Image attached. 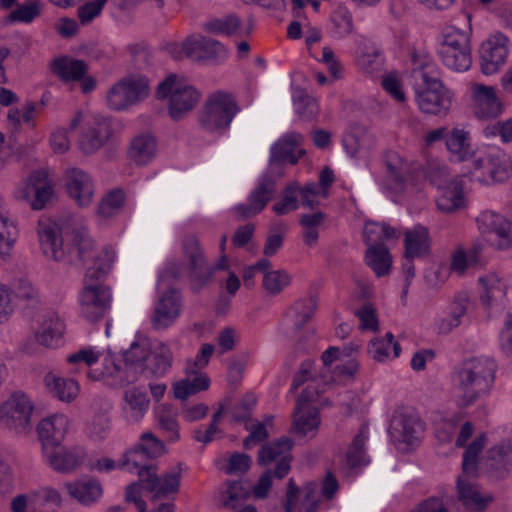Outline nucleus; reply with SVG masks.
Listing matches in <instances>:
<instances>
[{
  "label": "nucleus",
  "instance_id": "aec40b11",
  "mask_svg": "<svg viewBox=\"0 0 512 512\" xmlns=\"http://www.w3.org/2000/svg\"><path fill=\"white\" fill-rule=\"evenodd\" d=\"M37 235L43 254L54 261L66 259L61 228L55 221L42 218L38 221Z\"/></svg>",
  "mask_w": 512,
  "mask_h": 512
},
{
  "label": "nucleus",
  "instance_id": "4c0bfd02",
  "mask_svg": "<svg viewBox=\"0 0 512 512\" xmlns=\"http://www.w3.org/2000/svg\"><path fill=\"white\" fill-rule=\"evenodd\" d=\"M299 76V73L292 76L294 111L301 120L311 121L319 113V104L315 97L309 95L304 89L297 87Z\"/></svg>",
  "mask_w": 512,
  "mask_h": 512
},
{
  "label": "nucleus",
  "instance_id": "f3484780",
  "mask_svg": "<svg viewBox=\"0 0 512 512\" xmlns=\"http://www.w3.org/2000/svg\"><path fill=\"white\" fill-rule=\"evenodd\" d=\"M275 193V180L268 175H264L251 191L247 203L234 207L233 211L236 217L239 219H247L259 214L273 198Z\"/></svg>",
  "mask_w": 512,
  "mask_h": 512
},
{
  "label": "nucleus",
  "instance_id": "ea45409f",
  "mask_svg": "<svg viewBox=\"0 0 512 512\" xmlns=\"http://www.w3.org/2000/svg\"><path fill=\"white\" fill-rule=\"evenodd\" d=\"M52 73L66 84L79 83L83 93H89L96 87V79L89 75L87 66H51Z\"/></svg>",
  "mask_w": 512,
  "mask_h": 512
},
{
  "label": "nucleus",
  "instance_id": "1a4fd4ad",
  "mask_svg": "<svg viewBox=\"0 0 512 512\" xmlns=\"http://www.w3.org/2000/svg\"><path fill=\"white\" fill-rule=\"evenodd\" d=\"M415 77H419L424 87L417 92V104L420 110L427 114H446L452 103V95L441 81L431 77L424 70V66L414 70Z\"/></svg>",
  "mask_w": 512,
  "mask_h": 512
},
{
  "label": "nucleus",
  "instance_id": "0eeeda50",
  "mask_svg": "<svg viewBox=\"0 0 512 512\" xmlns=\"http://www.w3.org/2000/svg\"><path fill=\"white\" fill-rule=\"evenodd\" d=\"M95 272H87L79 293L80 314L90 322H97L109 311L112 301L111 289L95 280Z\"/></svg>",
  "mask_w": 512,
  "mask_h": 512
},
{
  "label": "nucleus",
  "instance_id": "052dcab7",
  "mask_svg": "<svg viewBox=\"0 0 512 512\" xmlns=\"http://www.w3.org/2000/svg\"><path fill=\"white\" fill-rule=\"evenodd\" d=\"M92 260L93 266L87 272H95L94 279L100 280L111 270L115 261V251L111 246L106 245L99 252L95 253Z\"/></svg>",
  "mask_w": 512,
  "mask_h": 512
},
{
  "label": "nucleus",
  "instance_id": "2f4dec72",
  "mask_svg": "<svg viewBox=\"0 0 512 512\" xmlns=\"http://www.w3.org/2000/svg\"><path fill=\"white\" fill-rule=\"evenodd\" d=\"M43 381L48 392L64 403L73 402L80 393V385L76 380L61 377L54 372H48Z\"/></svg>",
  "mask_w": 512,
  "mask_h": 512
},
{
  "label": "nucleus",
  "instance_id": "a878e982",
  "mask_svg": "<svg viewBox=\"0 0 512 512\" xmlns=\"http://www.w3.org/2000/svg\"><path fill=\"white\" fill-rule=\"evenodd\" d=\"M138 476L145 489L154 493L155 497L177 492L180 484V472L177 470H172L160 478L157 476V468L146 469L140 470Z\"/></svg>",
  "mask_w": 512,
  "mask_h": 512
},
{
  "label": "nucleus",
  "instance_id": "37998d69",
  "mask_svg": "<svg viewBox=\"0 0 512 512\" xmlns=\"http://www.w3.org/2000/svg\"><path fill=\"white\" fill-rule=\"evenodd\" d=\"M251 496V488L242 481H226L220 492L221 505L230 510L241 508Z\"/></svg>",
  "mask_w": 512,
  "mask_h": 512
},
{
  "label": "nucleus",
  "instance_id": "c9c22d12",
  "mask_svg": "<svg viewBox=\"0 0 512 512\" xmlns=\"http://www.w3.org/2000/svg\"><path fill=\"white\" fill-rule=\"evenodd\" d=\"M480 285V301L486 307L501 302L507 292L506 282L496 273L489 272L478 279Z\"/></svg>",
  "mask_w": 512,
  "mask_h": 512
},
{
  "label": "nucleus",
  "instance_id": "2eb2a0df",
  "mask_svg": "<svg viewBox=\"0 0 512 512\" xmlns=\"http://www.w3.org/2000/svg\"><path fill=\"white\" fill-rule=\"evenodd\" d=\"M183 251L189 261V277L192 289L198 291L211 280L213 268L206 263L198 239L195 236L189 235L184 238Z\"/></svg>",
  "mask_w": 512,
  "mask_h": 512
},
{
  "label": "nucleus",
  "instance_id": "cd10ccee",
  "mask_svg": "<svg viewBox=\"0 0 512 512\" xmlns=\"http://www.w3.org/2000/svg\"><path fill=\"white\" fill-rule=\"evenodd\" d=\"M69 496L84 506L98 502L104 493L101 482L93 477L65 483Z\"/></svg>",
  "mask_w": 512,
  "mask_h": 512
},
{
  "label": "nucleus",
  "instance_id": "f257e3e1",
  "mask_svg": "<svg viewBox=\"0 0 512 512\" xmlns=\"http://www.w3.org/2000/svg\"><path fill=\"white\" fill-rule=\"evenodd\" d=\"M496 364L487 357L465 361L455 373L452 395L459 408H467L488 395L495 380Z\"/></svg>",
  "mask_w": 512,
  "mask_h": 512
},
{
  "label": "nucleus",
  "instance_id": "39448f33",
  "mask_svg": "<svg viewBox=\"0 0 512 512\" xmlns=\"http://www.w3.org/2000/svg\"><path fill=\"white\" fill-rule=\"evenodd\" d=\"M81 128L79 148L87 155L102 148L112 137L110 120L99 114L78 111L70 121V129Z\"/></svg>",
  "mask_w": 512,
  "mask_h": 512
},
{
  "label": "nucleus",
  "instance_id": "412c9836",
  "mask_svg": "<svg viewBox=\"0 0 512 512\" xmlns=\"http://www.w3.org/2000/svg\"><path fill=\"white\" fill-rule=\"evenodd\" d=\"M439 55L444 64L470 63L471 54L467 36L458 30L446 33L439 48Z\"/></svg>",
  "mask_w": 512,
  "mask_h": 512
},
{
  "label": "nucleus",
  "instance_id": "49530a36",
  "mask_svg": "<svg viewBox=\"0 0 512 512\" xmlns=\"http://www.w3.org/2000/svg\"><path fill=\"white\" fill-rule=\"evenodd\" d=\"M400 230L386 223L368 221L363 229V238L368 247L384 245L385 241L398 239Z\"/></svg>",
  "mask_w": 512,
  "mask_h": 512
},
{
  "label": "nucleus",
  "instance_id": "f03ea898",
  "mask_svg": "<svg viewBox=\"0 0 512 512\" xmlns=\"http://www.w3.org/2000/svg\"><path fill=\"white\" fill-rule=\"evenodd\" d=\"M240 107L233 94L216 90L207 95L197 113V124L207 134L222 136L226 134Z\"/></svg>",
  "mask_w": 512,
  "mask_h": 512
},
{
  "label": "nucleus",
  "instance_id": "9b49d317",
  "mask_svg": "<svg viewBox=\"0 0 512 512\" xmlns=\"http://www.w3.org/2000/svg\"><path fill=\"white\" fill-rule=\"evenodd\" d=\"M482 236L498 249L512 247V222L494 211H483L476 219Z\"/></svg>",
  "mask_w": 512,
  "mask_h": 512
},
{
  "label": "nucleus",
  "instance_id": "b1692460",
  "mask_svg": "<svg viewBox=\"0 0 512 512\" xmlns=\"http://www.w3.org/2000/svg\"><path fill=\"white\" fill-rule=\"evenodd\" d=\"M181 297L175 290H169L157 302L151 318L152 326L156 330L166 329L180 316Z\"/></svg>",
  "mask_w": 512,
  "mask_h": 512
},
{
  "label": "nucleus",
  "instance_id": "de8ad7c7",
  "mask_svg": "<svg viewBox=\"0 0 512 512\" xmlns=\"http://www.w3.org/2000/svg\"><path fill=\"white\" fill-rule=\"evenodd\" d=\"M151 359L148 361L146 371L155 376L165 375L172 367L173 353L171 348L165 342H158L151 349Z\"/></svg>",
  "mask_w": 512,
  "mask_h": 512
},
{
  "label": "nucleus",
  "instance_id": "680f3d73",
  "mask_svg": "<svg viewBox=\"0 0 512 512\" xmlns=\"http://www.w3.org/2000/svg\"><path fill=\"white\" fill-rule=\"evenodd\" d=\"M290 283L291 276L285 270L268 271L263 275V288L272 296L280 294Z\"/></svg>",
  "mask_w": 512,
  "mask_h": 512
},
{
  "label": "nucleus",
  "instance_id": "473e14b6",
  "mask_svg": "<svg viewBox=\"0 0 512 512\" xmlns=\"http://www.w3.org/2000/svg\"><path fill=\"white\" fill-rule=\"evenodd\" d=\"M38 322L39 326L35 330L36 341L45 347L56 346L64 331V323L60 317L56 313L48 312Z\"/></svg>",
  "mask_w": 512,
  "mask_h": 512
},
{
  "label": "nucleus",
  "instance_id": "4d7b16f0",
  "mask_svg": "<svg viewBox=\"0 0 512 512\" xmlns=\"http://www.w3.org/2000/svg\"><path fill=\"white\" fill-rule=\"evenodd\" d=\"M156 418L160 429L166 433L168 440L177 441L179 439V427L174 408L168 404L160 405L156 412Z\"/></svg>",
  "mask_w": 512,
  "mask_h": 512
},
{
  "label": "nucleus",
  "instance_id": "79ce46f5",
  "mask_svg": "<svg viewBox=\"0 0 512 512\" xmlns=\"http://www.w3.org/2000/svg\"><path fill=\"white\" fill-rule=\"evenodd\" d=\"M156 149L157 143L151 134H140L131 140L128 157L137 165H146L155 157Z\"/></svg>",
  "mask_w": 512,
  "mask_h": 512
},
{
  "label": "nucleus",
  "instance_id": "0e129e2a",
  "mask_svg": "<svg viewBox=\"0 0 512 512\" xmlns=\"http://www.w3.org/2000/svg\"><path fill=\"white\" fill-rule=\"evenodd\" d=\"M299 185L296 182L288 184L282 194V198L272 206L277 215H286L299 207L298 202Z\"/></svg>",
  "mask_w": 512,
  "mask_h": 512
},
{
  "label": "nucleus",
  "instance_id": "e433bc0d",
  "mask_svg": "<svg viewBox=\"0 0 512 512\" xmlns=\"http://www.w3.org/2000/svg\"><path fill=\"white\" fill-rule=\"evenodd\" d=\"M151 355V344L149 338L144 335H137L129 348L123 353V359L128 370L146 371L148 359Z\"/></svg>",
  "mask_w": 512,
  "mask_h": 512
},
{
  "label": "nucleus",
  "instance_id": "e2e57ef3",
  "mask_svg": "<svg viewBox=\"0 0 512 512\" xmlns=\"http://www.w3.org/2000/svg\"><path fill=\"white\" fill-rule=\"evenodd\" d=\"M196 35L188 36L181 43H169L165 46V51L173 61L180 62L185 59L194 60L195 47L197 46Z\"/></svg>",
  "mask_w": 512,
  "mask_h": 512
},
{
  "label": "nucleus",
  "instance_id": "a18cd8bd",
  "mask_svg": "<svg viewBox=\"0 0 512 512\" xmlns=\"http://www.w3.org/2000/svg\"><path fill=\"white\" fill-rule=\"evenodd\" d=\"M400 352L401 346L394 340V335L391 332H387L382 338L371 340L368 346V354L377 362L395 359Z\"/></svg>",
  "mask_w": 512,
  "mask_h": 512
},
{
  "label": "nucleus",
  "instance_id": "a211bd4d",
  "mask_svg": "<svg viewBox=\"0 0 512 512\" xmlns=\"http://www.w3.org/2000/svg\"><path fill=\"white\" fill-rule=\"evenodd\" d=\"M63 178L67 194L78 206L87 207L92 203L95 185L87 172L72 167L65 170Z\"/></svg>",
  "mask_w": 512,
  "mask_h": 512
},
{
  "label": "nucleus",
  "instance_id": "f8f14e48",
  "mask_svg": "<svg viewBox=\"0 0 512 512\" xmlns=\"http://www.w3.org/2000/svg\"><path fill=\"white\" fill-rule=\"evenodd\" d=\"M447 176L448 173L444 167H438L429 174L431 183L440 191L436 200L438 209L444 213H452L464 207V195L461 180L455 178L448 181Z\"/></svg>",
  "mask_w": 512,
  "mask_h": 512
},
{
  "label": "nucleus",
  "instance_id": "6ab92c4d",
  "mask_svg": "<svg viewBox=\"0 0 512 512\" xmlns=\"http://www.w3.org/2000/svg\"><path fill=\"white\" fill-rule=\"evenodd\" d=\"M470 89L473 113L478 119L497 118L502 114L503 103L493 86L472 83Z\"/></svg>",
  "mask_w": 512,
  "mask_h": 512
},
{
  "label": "nucleus",
  "instance_id": "7c9ffc66",
  "mask_svg": "<svg viewBox=\"0 0 512 512\" xmlns=\"http://www.w3.org/2000/svg\"><path fill=\"white\" fill-rule=\"evenodd\" d=\"M68 424L69 420L63 414H55L38 424L37 432L42 441L43 450H46V444L49 446L60 444L67 432Z\"/></svg>",
  "mask_w": 512,
  "mask_h": 512
},
{
  "label": "nucleus",
  "instance_id": "bb28decb",
  "mask_svg": "<svg viewBox=\"0 0 512 512\" xmlns=\"http://www.w3.org/2000/svg\"><path fill=\"white\" fill-rule=\"evenodd\" d=\"M95 242L84 228H75L67 236V252L70 261L77 260L82 264L92 261L95 256Z\"/></svg>",
  "mask_w": 512,
  "mask_h": 512
},
{
  "label": "nucleus",
  "instance_id": "774afa93",
  "mask_svg": "<svg viewBox=\"0 0 512 512\" xmlns=\"http://www.w3.org/2000/svg\"><path fill=\"white\" fill-rule=\"evenodd\" d=\"M107 0L86 1L78 6L77 17L79 22L85 26L89 25L94 19L100 16Z\"/></svg>",
  "mask_w": 512,
  "mask_h": 512
},
{
  "label": "nucleus",
  "instance_id": "13d9d810",
  "mask_svg": "<svg viewBox=\"0 0 512 512\" xmlns=\"http://www.w3.org/2000/svg\"><path fill=\"white\" fill-rule=\"evenodd\" d=\"M125 204V193L121 189L108 192L99 202L97 213L103 218H110L120 212Z\"/></svg>",
  "mask_w": 512,
  "mask_h": 512
},
{
  "label": "nucleus",
  "instance_id": "09e8293b",
  "mask_svg": "<svg viewBox=\"0 0 512 512\" xmlns=\"http://www.w3.org/2000/svg\"><path fill=\"white\" fill-rule=\"evenodd\" d=\"M331 34L336 39H344L354 31V21L351 11L345 5L339 4L330 15Z\"/></svg>",
  "mask_w": 512,
  "mask_h": 512
},
{
  "label": "nucleus",
  "instance_id": "9d476101",
  "mask_svg": "<svg viewBox=\"0 0 512 512\" xmlns=\"http://www.w3.org/2000/svg\"><path fill=\"white\" fill-rule=\"evenodd\" d=\"M54 197V182L44 170L33 171L15 191L18 201L28 203L33 210H41Z\"/></svg>",
  "mask_w": 512,
  "mask_h": 512
},
{
  "label": "nucleus",
  "instance_id": "5701e85b",
  "mask_svg": "<svg viewBox=\"0 0 512 512\" xmlns=\"http://www.w3.org/2000/svg\"><path fill=\"white\" fill-rule=\"evenodd\" d=\"M316 488V484L311 482L300 491L293 479H290L287 485L285 512H316Z\"/></svg>",
  "mask_w": 512,
  "mask_h": 512
},
{
  "label": "nucleus",
  "instance_id": "58836bf2",
  "mask_svg": "<svg viewBox=\"0 0 512 512\" xmlns=\"http://www.w3.org/2000/svg\"><path fill=\"white\" fill-rule=\"evenodd\" d=\"M44 456L49 465L58 472L69 473L80 465V458L71 450L61 444L49 446L43 450Z\"/></svg>",
  "mask_w": 512,
  "mask_h": 512
},
{
  "label": "nucleus",
  "instance_id": "5fc2aeb1",
  "mask_svg": "<svg viewBox=\"0 0 512 512\" xmlns=\"http://www.w3.org/2000/svg\"><path fill=\"white\" fill-rule=\"evenodd\" d=\"M469 307V297L467 294H459L455 297L452 304L451 313L437 322L440 333H449L452 329L461 324L462 317L466 314Z\"/></svg>",
  "mask_w": 512,
  "mask_h": 512
},
{
  "label": "nucleus",
  "instance_id": "c03bdc74",
  "mask_svg": "<svg viewBox=\"0 0 512 512\" xmlns=\"http://www.w3.org/2000/svg\"><path fill=\"white\" fill-rule=\"evenodd\" d=\"M509 40L502 34H496L482 43L479 49L483 64H504L508 56Z\"/></svg>",
  "mask_w": 512,
  "mask_h": 512
},
{
  "label": "nucleus",
  "instance_id": "603ef678",
  "mask_svg": "<svg viewBox=\"0 0 512 512\" xmlns=\"http://www.w3.org/2000/svg\"><path fill=\"white\" fill-rule=\"evenodd\" d=\"M325 220L326 215L320 211L301 215L299 224L302 227V239L305 245L310 248L317 245L319 229L324 224Z\"/></svg>",
  "mask_w": 512,
  "mask_h": 512
},
{
  "label": "nucleus",
  "instance_id": "f704fd0d",
  "mask_svg": "<svg viewBox=\"0 0 512 512\" xmlns=\"http://www.w3.org/2000/svg\"><path fill=\"white\" fill-rule=\"evenodd\" d=\"M431 238L429 231L417 225L404 232V254L407 257L424 258L430 255Z\"/></svg>",
  "mask_w": 512,
  "mask_h": 512
},
{
  "label": "nucleus",
  "instance_id": "393cba45",
  "mask_svg": "<svg viewBox=\"0 0 512 512\" xmlns=\"http://www.w3.org/2000/svg\"><path fill=\"white\" fill-rule=\"evenodd\" d=\"M302 143L303 136L300 133L290 132L283 135L271 147V163L288 162L292 165L296 164L305 154Z\"/></svg>",
  "mask_w": 512,
  "mask_h": 512
},
{
  "label": "nucleus",
  "instance_id": "ddd939ff",
  "mask_svg": "<svg viewBox=\"0 0 512 512\" xmlns=\"http://www.w3.org/2000/svg\"><path fill=\"white\" fill-rule=\"evenodd\" d=\"M316 396L315 386L309 384L297 399L293 414V427L300 435L311 434L314 436L319 428L320 417L318 409L311 405Z\"/></svg>",
  "mask_w": 512,
  "mask_h": 512
},
{
  "label": "nucleus",
  "instance_id": "3c124183",
  "mask_svg": "<svg viewBox=\"0 0 512 512\" xmlns=\"http://www.w3.org/2000/svg\"><path fill=\"white\" fill-rule=\"evenodd\" d=\"M366 264L374 271L377 277H382L390 272L392 257L384 245L368 247L365 254Z\"/></svg>",
  "mask_w": 512,
  "mask_h": 512
},
{
  "label": "nucleus",
  "instance_id": "bf43d9fd",
  "mask_svg": "<svg viewBox=\"0 0 512 512\" xmlns=\"http://www.w3.org/2000/svg\"><path fill=\"white\" fill-rule=\"evenodd\" d=\"M148 459L149 457L145 455V452L136 445L134 448L125 452L118 467L126 469L129 472H136L137 474L140 470L155 469V466L148 465Z\"/></svg>",
  "mask_w": 512,
  "mask_h": 512
},
{
  "label": "nucleus",
  "instance_id": "c756f323",
  "mask_svg": "<svg viewBox=\"0 0 512 512\" xmlns=\"http://www.w3.org/2000/svg\"><path fill=\"white\" fill-rule=\"evenodd\" d=\"M318 306L317 298L309 296L295 301L286 312V323L292 332H299L313 318Z\"/></svg>",
  "mask_w": 512,
  "mask_h": 512
},
{
  "label": "nucleus",
  "instance_id": "864d4df0",
  "mask_svg": "<svg viewBox=\"0 0 512 512\" xmlns=\"http://www.w3.org/2000/svg\"><path fill=\"white\" fill-rule=\"evenodd\" d=\"M102 355L100 351L93 347H86L70 354L66 358L67 363L71 366L69 372L77 374L83 366L88 368L87 373L91 372L93 368L98 367Z\"/></svg>",
  "mask_w": 512,
  "mask_h": 512
},
{
  "label": "nucleus",
  "instance_id": "4be33fe9",
  "mask_svg": "<svg viewBox=\"0 0 512 512\" xmlns=\"http://www.w3.org/2000/svg\"><path fill=\"white\" fill-rule=\"evenodd\" d=\"M128 368H123L113 355H102L98 367L88 372V377L93 381H103L110 386H123L131 380Z\"/></svg>",
  "mask_w": 512,
  "mask_h": 512
},
{
  "label": "nucleus",
  "instance_id": "338daca9",
  "mask_svg": "<svg viewBox=\"0 0 512 512\" xmlns=\"http://www.w3.org/2000/svg\"><path fill=\"white\" fill-rule=\"evenodd\" d=\"M381 87L396 101L404 102L406 100L402 79L398 72L391 71L385 74L381 80Z\"/></svg>",
  "mask_w": 512,
  "mask_h": 512
},
{
  "label": "nucleus",
  "instance_id": "dca6fc26",
  "mask_svg": "<svg viewBox=\"0 0 512 512\" xmlns=\"http://www.w3.org/2000/svg\"><path fill=\"white\" fill-rule=\"evenodd\" d=\"M292 446L293 442L287 437L263 445L258 452L259 465L268 466L276 463L274 476L279 479L284 478L290 470Z\"/></svg>",
  "mask_w": 512,
  "mask_h": 512
},
{
  "label": "nucleus",
  "instance_id": "7ed1b4c3",
  "mask_svg": "<svg viewBox=\"0 0 512 512\" xmlns=\"http://www.w3.org/2000/svg\"><path fill=\"white\" fill-rule=\"evenodd\" d=\"M484 444L485 435L481 434L467 447L463 455V472L457 480L458 499L470 512H483L492 501L491 495L483 493L473 480L477 469V457Z\"/></svg>",
  "mask_w": 512,
  "mask_h": 512
},
{
  "label": "nucleus",
  "instance_id": "8fccbe9b",
  "mask_svg": "<svg viewBox=\"0 0 512 512\" xmlns=\"http://www.w3.org/2000/svg\"><path fill=\"white\" fill-rule=\"evenodd\" d=\"M197 46L195 47L194 60L203 61H225L227 50L220 42L196 35Z\"/></svg>",
  "mask_w": 512,
  "mask_h": 512
},
{
  "label": "nucleus",
  "instance_id": "72a5a7b5",
  "mask_svg": "<svg viewBox=\"0 0 512 512\" xmlns=\"http://www.w3.org/2000/svg\"><path fill=\"white\" fill-rule=\"evenodd\" d=\"M392 429L395 437L406 444H415L419 442L423 425L419 417L410 413H399L394 416Z\"/></svg>",
  "mask_w": 512,
  "mask_h": 512
},
{
  "label": "nucleus",
  "instance_id": "c85d7f7f",
  "mask_svg": "<svg viewBox=\"0 0 512 512\" xmlns=\"http://www.w3.org/2000/svg\"><path fill=\"white\" fill-rule=\"evenodd\" d=\"M147 394L137 387L126 389L123 394L122 413L128 423H139L149 408Z\"/></svg>",
  "mask_w": 512,
  "mask_h": 512
},
{
  "label": "nucleus",
  "instance_id": "423d86ee",
  "mask_svg": "<svg viewBox=\"0 0 512 512\" xmlns=\"http://www.w3.org/2000/svg\"><path fill=\"white\" fill-rule=\"evenodd\" d=\"M34 405L24 393L15 392L0 404V428L18 436L31 433Z\"/></svg>",
  "mask_w": 512,
  "mask_h": 512
},
{
  "label": "nucleus",
  "instance_id": "6e6552de",
  "mask_svg": "<svg viewBox=\"0 0 512 512\" xmlns=\"http://www.w3.org/2000/svg\"><path fill=\"white\" fill-rule=\"evenodd\" d=\"M150 85L142 75H129L120 79L107 92V104L115 111L125 110L148 98Z\"/></svg>",
  "mask_w": 512,
  "mask_h": 512
},
{
  "label": "nucleus",
  "instance_id": "4468645a",
  "mask_svg": "<svg viewBox=\"0 0 512 512\" xmlns=\"http://www.w3.org/2000/svg\"><path fill=\"white\" fill-rule=\"evenodd\" d=\"M383 175L378 184L387 193L397 195L405 190L409 175L408 162L396 151L383 155Z\"/></svg>",
  "mask_w": 512,
  "mask_h": 512
},
{
  "label": "nucleus",
  "instance_id": "69168bd1",
  "mask_svg": "<svg viewBox=\"0 0 512 512\" xmlns=\"http://www.w3.org/2000/svg\"><path fill=\"white\" fill-rule=\"evenodd\" d=\"M368 438L367 430L361 429L355 436L352 444L346 453V463L350 468H355L366 464L364 445Z\"/></svg>",
  "mask_w": 512,
  "mask_h": 512
},
{
  "label": "nucleus",
  "instance_id": "6e6d98bb",
  "mask_svg": "<svg viewBox=\"0 0 512 512\" xmlns=\"http://www.w3.org/2000/svg\"><path fill=\"white\" fill-rule=\"evenodd\" d=\"M446 146L456 160H467L471 155L470 133L454 128L446 139Z\"/></svg>",
  "mask_w": 512,
  "mask_h": 512
},
{
  "label": "nucleus",
  "instance_id": "a19ab883",
  "mask_svg": "<svg viewBox=\"0 0 512 512\" xmlns=\"http://www.w3.org/2000/svg\"><path fill=\"white\" fill-rule=\"evenodd\" d=\"M209 386L210 378L206 373L201 371L188 373L185 370V378L174 383L173 393L175 398L186 400L192 395L208 390Z\"/></svg>",
  "mask_w": 512,
  "mask_h": 512
},
{
  "label": "nucleus",
  "instance_id": "20e7f679",
  "mask_svg": "<svg viewBox=\"0 0 512 512\" xmlns=\"http://www.w3.org/2000/svg\"><path fill=\"white\" fill-rule=\"evenodd\" d=\"M156 97L168 100L169 116L179 121L198 106L202 92L185 76L171 73L158 84Z\"/></svg>",
  "mask_w": 512,
  "mask_h": 512
}]
</instances>
